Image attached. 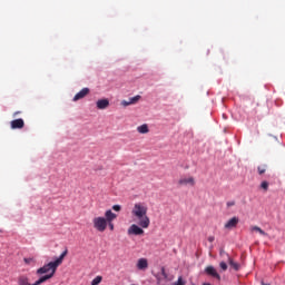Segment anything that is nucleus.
I'll return each mask as SVG.
<instances>
[{"label":"nucleus","instance_id":"nucleus-5","mask_svg":"<svg viewBox=\"0 0 285 285\" xmlns=\"http://www.w3.org/2000/svg\"><path fill=\"white\" fill-rule=\"evenodd\" d=\"M128 235H144V227H139V225L137 224H132L128 230H127Z\"/></svg>","mask_w":285,"mask_h":285},{"label":"nucleus","instance_id":"nucleus-6","mask_svg":"<svg viewBox=\"0 0 285 285\" xmlns=\"http://www.w3.org/2000/svg\"><path fill=\"white\" fill-rule=\"evenodd\" d=\"M156 279L158 284H161L164 281L165 282H170V277H168V274L166 273V268L161 267L160 273L156 275Z\"/></svg>","mask_w":285,"mask_h":285},{"label":"nucleus","instance_id":"nucleus-26","mask_svg":"<svg viewBox=\"0 0 285 285\" xmlns=\"http://www.w3.org/2000/svg\"><path fill=\"white\" fill-rule=\"evenodd\" d=\"M226 206L227 208L235 206V200L227 202Z\"/></svg>","mask_w":285,"mask_h":285},{"label":"nucleus","instance_id":"nucleus-15","mask_svg":"<svg viewBox=\"0 0 285 285\" xmlns=\"http://www.w3.org/2000/svg\"><path fill=\"white\" fill-rule=\"evenodd\" d=\"M137 132H139L140 135H148V132H150V129L148 128L147 124H144L137 127Z\"/></svg>","mask_w":285,"mask_h":285},{"label":"nucleus","instance_id":"nucleus-32","mask_svg":"<svg viewBox=\"0 0 285 285\" xmlns=\"http://www.w3.org/2000/svg\"><path fill=\"white\" fill-rule=\"evenodd\" d=\"M262 285H268V284L262 283Z\"/></svg>","mask_w":285,"mask_h":285},{"label":"nucleus","instance_id":"nucleus-8","mask_svg":"<svg viewBox=\"0 0 285 285\" xmlns=\"http://www.w3.org/2000/svg\"><path fill=\"white\" fill-rule=\"evenodd\" d=\"M205 273L210 277H215L216 279H218V282L222 279V276L217 273V269H215L212 265L205 268Z\"/></svg>","mask_w":285,"mask_h":285},{"label":"nucleus","instance_id":"nucleus-3","mask_svg":"<svg viewBox=\"0 0 285 285\" xmlns=\"http://www.w3.org/2000/svg\"><path fill=\"white\" fill-rule=\"evenodd\" d=\"M94 228L98 233H106V228H108V222L104 216H97L92 219Z\"/></svg>","mask_w":285,"mask_h":285},{"label":"nucleus","instance_id":"nucleus-9","mask_svg":"<svg viewBox=\"0 0 285 285\" xmlns=\"http://www.w3.org/2000/svg\"><path fill=\"white\" fill-rule=\"evenodd\" d=\"M87 95H90V89L88 87H85L75 95L73 101H79V99H83L85 97H87Z\"/></svg>","mask_w":285,"mask_h":285},{"label":"nucleus","instance_id":"nucleus-2","mask_svg":"<svg viewBox=\"0 0 285 285\" xmlns=\"http://www.w3.org/2000/svg\"><path fill=\"white\" fill-rule=\"evenodd\" d=\"M131 215L136 217L138 226H140L141 228H148V226H150V218L148 217V207H146L144 204H135L131 210Z\"/></svg>","mask_w":285,"mask_h":285},{"label":"nucleus","instance_id":"nucleus-12","mask_svg":"<svg viewBox=\"0 0 285 285\" xmlns=\"http://www.w3.org/2000/svg\"><path fill=\"white\" fill-rule=\"evenodd\" d=\"M136 266H137L138 271H146V268H148V259L139 258Z\"/></svg>","mask_w":285,"mask_h":285},{"label":"nucleus","instance_id":"nucleus-4","mask_svg":"<svg viewBox=\"0 0 285 285\" xmlns=\"http://www.w3.org/2000/svg\"><path fill=\"white\" fill-rule=\"evenodd\" d=\"M239 224V217L234 216L232 217L224 226L226 230H233V228H237V225Z\"/></svg>","mask_w":285,"mask_h":285},{"label":"nucleus","instance_id":"nucleus-22","mask_svg":"<svg viewBox=\"0 0 285 285\" xmlns=\"http://www.w3.org/2000/svg\"><path fill=\"white\" fill-rule=\"evenodd\" d=\"M219 266H220L222 271H228V265L225 262H222L219 264Z\"/></svg>","mask_w":285,"mask_h":285},{"label":"nucleus","instance_id":"nucleus-7","mask_svg":"<svg viewBox=\"0 0 285 285\" xmlns=\"http://www.w3.org/2000/svg\"><path fill=\"white\" fill-rule=\"evenodd\" d=\"M156 279L158 284H161L164 281L165 282H170V277H168V274L166 273V268L161 267L160 273L156 275Z\"/></svg>","mask_w":285,"mask_h":285},{"label":"nucleus","instance_id":"nucleus-31","mask_svg":"<svg viewBox=\"0 0 285 285\" xmlns=\"http://www.w3.org/2000/svg\"><path fill=\"white\" fill-rule=\"evenodd\" d=\"M203 285H210L209 283H204Z\"/></svg>","mask_w":285,"mask_h":285},{"label":"nucleus","instance_id":"nucleus-11","mask_svg":"<svg viewBox=\"0 0 285 285\" xmlns=\"http://www.w3.org/2000/svg\"><path fill=\"white\" fill-rule=\"evenodd\" d=\"M96 106L98 108V110H106V108H108V106H110V100L108 99H99L97 102H96Z\"/></svg>","mask_w":285,"mask_h":285},{"label":"nucleus","instance_id":"nucleus-29","mask_svg":"<svg viewBox=\"0 0 285 285\" xmlns=\"http://www.w3.org/2000/svg\"><path fill=\"white\" fill-rule=\"evenodd\" d=\"M19 114H20L19 111L14 112V114H13V117H17V115H19Z\"/></svg>","mask_w":285,"mask_h":285},{"label":"nucleus","instance_id":"nucleus-16","mask_svg":"<svg viewBox=\"0 0 285 285\" xmlns=\"http://www.w3.org/2000/svg\"><path fill=\"white\" fill-rule=\"evenodd\" d=\"M141 99V96H135L132 98H129V101L124 100L122 106H132V104H137Z\"/></svg>","mask_w":285,"mask_h":285},{"label":"nucleus","instance_id":"nucleus-27","mask_svg":"<svg viewBox=\"0 0 285 285\" xmlns=\"http://www.w3.org/2000/svg\"><path fill=\"white\" fill-rule=\"evenodd\" d=\"M207 239L210 244H213V242H215V236H209Z\"/></svg>","mask_w":285,"mask_h":285},{"label":"nucleus","instance_id":"nucleus-28","mask_svg":"<svg viewBox=\"0 0 285 285\" xmlns=\"http://www.w3.org/2000/svg\"><path fill=\"white\" fill-rule=\"evenodd\" d=\"M179 285H186V282H184L183 278H179Z\"/></svg>","mask_w":285,"mask_h":285},{"label":"nucleus","instance_id":"nucleus-24","mask_svg":"<svg viewBox=\"0 0 285 285\" xmlns=\"http://www.w3.org/2000/svg\"><path fill=\"white\" fill-rule=\"evenodd\" d=\"M107 227L110 229V230H115V224L112 222H108L107 223Z\"/></svg>","mask_w":285,"mask_h":285},{"label":"nucleus","instance_id":"nucleus-30","mask_svg":"<svg viewBox=\"0 0 285 285\" xmlns=\"http://www.w3.org/2000/svg\"><path fill=\"white\" fill-rule=\"evenodd\" d=\"M175 285H179V281H177V282L175 283Z\"/></svg>","mask_w":285,"mask_h":285},{"label":"nucleus","instance_id":"nucleus-17","mask_svg":"<svg viewBox=\"0 0 285 285\" xmlns=\"http://www.w3.org/2000/svg\"><path fill=\"white\" fill-rule=\"evenodd\" d=\"M250 233H259V235H263L264 237H268V234L259 228V226H252L249 228Z\"/></svg>","mask_w":285,"mask_h":285},{"label":"nucleus","instance_id":"nucleus-14","mask_svg":"<svg viewBox=\"0 0 285 285\" xmlns=\"http://www.w3.org/2000/svg\"><path fill=\"white\" fill-rule=\"evenodd\" d=\"M105 219L106 222H115L117 219V214L112 213L111 209L105 212Z\"/></svg>","mask_w":285,"mask_h":285},{"label":"nucleus","instance_id":"nucleus-23","mask_svg":"<svg viewBox=\"0 0 285 285\" xmlns=\"http://www.w3.org/2000/svg\"><path fill=\"white\" fill-rule=\"evenodd\" d=\"M112 210H115L116 213H119L121 210V205H114Z\"/></svg>","mask_w":285,"mask_h":285},{"label":"nucleus","instance_id":"nucleus-10","mask_svg":"<svg viewBox=\"0 0 285 285\" xmlns=\"http://www.w3.org/2000/svg\"><path fill=\"white\" fill-rule=\"evenodd\" d=\"M23 126H26V122L21 118L11 121L12 130H17V129L21 130V128H23Z\"/></svg>","mask_w":285,"mask_h":285},{"label":"nucleus","instance_id":"nucleus-18","mask_svg":"<svg viewBox=\"0 0 285 285\" xmlns=\"http://www.w3.org/2000/svg\"><path fill=\"white\" fill-rule=\"evenodd\" d=\"M227 257H228L229 266H232L234 271H239V264L235 263L233 258H230V256H227Z\"/></svg>","mask_w":285,"mask_h":285},{"label":"nucleus","instance_id":"nucleus-21","mask_svg":"<svg viewBox=\"0 0 285 285\" xmlns=\"http://www.w3.org/2000/svg\"><path fill=\"white\" fill-rule=\"evenodd\" d=\"M261 188L265 190V193L268 190V181L264 180L261 183Z\"/></svg>","mask_w":285,"mask_h":285},{"label":"nucleus","instance_id":"nucleus-20","mask_svg":"<svg viewBox=\"0 0 285 285\" xmlns=\"http://www.w3.org/2000/svg\"><path fill=\"white\" fill-rule=\"evenodd\" d=\"M104 277L101 276H96L92 281H91V285H99L100 282H102Z\"/></svg>","mask_w":285,"mask_h":285},{"label":"nucleus","instance_id":"nucleus-19","mask_svg":"<svg viewBox=\"0 0 285 285\" xmlns=\"http://www.w3.org/2000/svg\"><path fill=\"white\" fill-rule=\"evenodd\" d=\"M268 168L267 165H261L257 167L258 170V175H264V173H266V169Z\"/></svg>","mask_w":285,"mask_h":285},{"label":"nucleus","instance_id":"nucleus-13","mask_svg":"<svg viewBox=\"0 0 285 285\" xmlns=\"http://www.w3.org/2000/svg\"><path fill=\"white\" fill-rule=\"evenodd\" d=\"M180 186H195V178L188 177V178H181L179 180Z\"/></svg>","mask_w":285,"mask_h":285},{"label":"nucleus","instance_id":"nucleus-1","mask_svg":"<svg viewBox=\"0 0 285 285\" xmlns=\"http://www.w3.org/2000/svg\"><path fill=\"white\" fill-rule=\"evenodd\" d=\"M68 255V249H65L62 254L53 262H50L42 267L38 268L36 274L37 275H43L38 281L35 282V285H41L48 279H52L55 277V273H57V268L63 264V259Z\"/></svg>","mask_w":285,"mask_h":285},{"label":"nucleus","instance_id":"nucleus-25","mask_svg":"<svg viewBox=\"0 0 285 285\" xmlns=\"http://www.w3.org/2000/svg\"><path fill=\"white\" fill-rule=\"evenodd\" d=\"M26 264H35V258H24Z\"/></svg>","mask_w":285,"mask_h":285}]
</instances>
